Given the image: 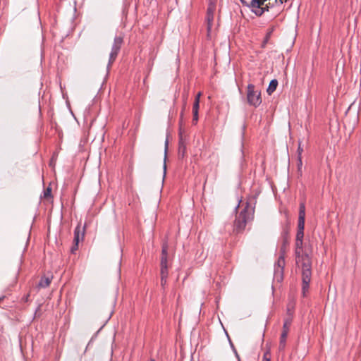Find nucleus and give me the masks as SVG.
Wrapping results in <instances>:
<instances>
[{
  "instance_id": "nucleus-1",
  "label": "nucleus",
  "mask_w": 361,
  "mask_h": 361,
  "mask_svg": "<svg viewBox=\"0 0 361 361\" xmlns=\"http://www.w3.org/2000/svg\"><path fill=\"white\" fill-rule=\"evenodd\" d=\"M295 262L302 274V292L304 297L309 290L312 278V259L307 252V246L303 240H295Z\"/></svg>"
},
{
  "instance_id": "nucleus-2",
  "label": "nucleus",
  "mask_w": 361,
  "mask_h": 361,
  "mask_svg": "<svg viewBox=\"0 0 361 361\" xmlns=\"http://www.w3.org/2000/svg\"><path fill=\"white\" fill-rule=\"evenodd\" d=\"M255 208L248 202H246L245 207L236 216L234 221L233 230L236 233L242 232L248 221L254 218Z\"/></svg>"
},
{
  "instance_id": "nucleus-3",
  "label": "nucleus",
  "mask_w": 361,
  "mask_h": 361,
  "mask_svg": "<svg viewBox=\"0 0 361 361\" xmlns=\"http://www.w3.org/2000/svg\"><path fill=\"white\" fill-rule=\"evenodd\" d=\"M247 100L254 107L259 106L262 103L260 91L256 90L253 84H248L247 87Z\"/></svg>"
},
{
  "instance_id": "nucleus-4",
  "label": "nucleus",
  "mask_w": 361,
  "mask_h": 361,
  "mask_svg": "<svg viewBox=\"0 0 361 361\" xmlns=\"http://www.w3.org/2000/svg\"><path fill=\"white\" fill-rule=\"evenodd\" d=\"M305 205L304 202H301L300 204V207H299L298 231H297V233H296L295 240H303L304 229H305Z\"/></svg>"
},
{
  "instance_id": "nucleus-5",
  "label": "nucleus",
  "mask_w": 361,
  "mask_h": 361,
  "mask_svg": "<svg viewBox=\"0 0 361 361\" xmlns=\"http://www.w3.org/2000/svg\"><path fill=\"white\" fill-rule=\"evenodd\" d=\"M123 43V37H121V36L115 37L114 43L112 45L111 51L109 54L108 68L111 66V64L116 60V59L120 51V49L121 48Z\"/></svg>"
},
{
  "instance_id": "nucleus-6",
  "label": "nucleus",
  "mask_w": 361,
  "mask_h": 361,
  "mask_svg": "<svg viewBox=\"0 0 361 361\" xmlns=\"http://www.w3.org/2000/svg\"><path fill=\"white\" fill-rule=\"evenodd\" d=\"M85 227H81L80 224H78L74 230V238L73 244L71 247V252L74 254L78 249V244L80 241H82L85 236Z\"/></svg>"
},
{
  "instance_id": "nucleus-7",
  "label": "nucleus",
  "mask_w": 361,
  "mask_h": 361,
  "mask_svg": "<svg viewBox=\"0 0 361 361\" xmlns=\"http://www.w3.org/2000/svg\"><path fill=\"white\" fill-rule=\"evenodd\" d=\"M215 10H216V0H210L209 4L208 5L207 10V16H206L207 30L208 35H209V33H210L212 26H213Z\"/></svg>"
},
{
  "instance_id": "nucleus-8",
  "label": "nucleus",
  "mask_w": 361,
  "mask_h": 361,
  "mask_svg": "<svg viewBox=\"0 0 361 361\" xmlns=\"http://www.w3.org/2000/svg\"><path fill=\"white\" fill-rule=\"evenodd\" d=\"M292 323L291 318H286L283 325V331L281 334L279 348L280 350H283L286 347V338L290 330V326Z\"/></svg>"
},
{
  "instance_id": "nucleus-9",
  "label": "nucleus",
  "mask_w": 361,
  "mask_h": 361,
  "mask_svg": "<svg viewBox=\"0 0 361 361\" xmlns=\"http://www.w3.org/2000/svg\"><path fill=\"white\" fill-rule=\"evenodd\" d=\"M284 267L285 255H283V253H280V256L274 267V279H276L278 281H282L283 278Z\"/></svg>"
},
{
  "instance_id": "nucleus-10",
  "label": "nucleus",
  "mask_w": 361,
  "mask_h": 361,
  "mask_svg": "<svg viewBox=\"0 0 361 361\" xmlns=\"http://www.w3.org/2000/svg\"><path fill=\"white\" fill-rule=\"evenodd\" d=\"M267 1V0H240L244 6L251 8H259V6H264Z\"/></svg>"
},
{
  "instance_id": "nucleus-11",
  "label": "nucleus",
  "mask_w": 361,
  "mask_h": 361,
  "mask_svg": "<svg viewBox=\"0 0 361 361\" xmlns=\"http://www.w3.org/2000/svg\"><path fill=\"white\" fill-rule=\"evenodd\" d=\"M168 248L169 245L167 242L163 243L161 247L160 266H168Z\"/></svg>"
},
{
  "instance_id": "nucleus-12",
  "label": "nucleus",
  "mask_w": 361,
  "mask_h": 361,
  "mask_svg": "<svg viewBox=\"0 0 361 361\" xmlns=\"http://www.w3.org/2000/svg\"><path fill=\"white\" fill-rule=\"evenodd\" d=\"M290 243V238L288 235V231H286L283 234V242L280 249V253H283V255H286L287 247Z\"/></svg>"
},
{
  "instance_id": "nucleus-13",
  "label": "nucleus",
  "mask_w": 361,
  "mask_h": 361,
  "mask_svg": "<svg viewBox=\"0 0 361 361\" xmlns=\"http://www.w3.org/2000/svg\"><path fill=\"white\" fill-rule=\"evenodd\" d=\"M186 152V144L183 138V136L180 134L179 142H178V157L183 158Z\"/></svg>"
},
{
  "instance_id": "nucleus-14",
  "label": "nucleus",
  "mask_w": 361,
  "mask_h": 361,
  "mask_svg": "<svg viewBox=\"0 0 361 361\" xmlns=\"http://www.w3.org/2000/svg\"><path fill=\"white\" fill-rule=\"evenodd\" d=\"M269 8V6L268 4H264V6H261L259 8H254L251 9L257 16H261L264 12L268 11Z\"/></svg>"
},
{
  "instance_id": "nucleus-15",
  "label": "nucleus",
  "mask_w": 361,
  "mask_h": 361,
  "mask_svg": "<svg viewBox=\"0 0 361 361\" xmlns=\"http://www.w3.org/2000/svg\"><path fill=\"white\" fill-rule=\"evenodd\" d=\"M278 86V80L276 79H273L269 82L268 88L267 89V92L268 94L271 95L276 89Z\"/></svg>"
},
{
  "instance_id": "nucleus-16",
  "label": "nucleus",
  "mask_w": 361,
  "mask_h": 361,
  "mask_svg": "<svg viewBox=\"0 0 361 361\" xmlns=\"http://www.w3.org/2000/svg\"><path fill=\"white\" fill-rule=\"evenodd\" d=\"M274 28H275L274 26H271V27H269V29L267 30L265 37L262 42L263 47H264L266 46V44L268 43L269 40L270 39L271 35H272L273 32L274 31Z\"/></svg>"
},
{
  "instance_id": "nucleus-17",
  "label": "nucleus",
  "mask_w": 361,
  "mask_h": 361,
  "mask_svg": "<svg viewBox=\"0 0 361 361\" xmlns=\"http://www.w3.org/2000/svg\"><path fill=\"white\" fill-rule=\"evenodd\" d=\"M51 283V279L48 277H42L39 282L38 286L41 288H47L49 286Z\"/></svg>"
},
{
  "instance_id": "nucleus-18",
  "label": "nucleus",
  "mask_w": 361,
  "mask_h": 361,
  "mask_svg": "<svg viewBox=\"0 0 361 361\" xmlns=\"http://www.w3.org/2000/svg\"><path fill=\"white\" fill-rule=\"evenodd\" d=\"M161 270H160V275L161 277H166L168 278L169 276V266H160Z\"/></svg>"
},
{
  "instance_id": "nucleus-19",
  "label": "nucleus",
  "mask_w": 361,
  "mask_h": 361,
  "mask_svg": "<svg viewBox=\"0 0 361 361\" xmlns=\"http://www.w3.org/2000/svg\"><path fill=\"white\" fill-rule=\"evenodd\" d=\"M51 196V188L50 187H48L44 191L43 197L44 198H49Z\"/></svg>"
},
{
  "instance_id": "nucleus-20",
  "label": "nucleus",
  "mask_w": 361,
  "mask_h": 361,
  "mask_svg": "<svg viewBox=\"0 0 361 361\" xmlns=\"http://www.w3.org/2000/svg\"><path fill=\"white\" fill-rule=\"evenodd\" d=\"M168 145H169V142L168 140H166V142H165V157H164V161H166V153H167V149H168ZM166 162H164V171H166Z\"/></svg>"
},
{
  "instance_id": "nucleus-21",
  "label": "nucleus",
  "mask_w": 361,
  "mask_h": 361,
  "mask_svg": "<svg viewBox=\"0 0 361 361\" xmlns=\"http://www.w3.org/2000/svg\"><path fill=\"white\" fill-rule=\"evenodd\" d=\"M287 314L288 315L287 318H291L293 319V307L290 305L287 307Z\"/></svg>"
},
{
  "instance_id": "nucleus-22",
  "label": "nucleus",
  "mask_w": 361,
  "mask_h": 361,
  "mask_svg": "<svg viewBox=\"0 0 361 361\" xmlns=\"http://www.w3.org/2000/svg\"><path fill=\"white\" fill-rule=\"evenodd\" d=\"M200 102L193 103L192 112H199Z\"/></svg>"
},
{
  "instance_id": "nucleus-23",
  "label": "nucleus",
  "mask_w": 361,
  "mask_h": 361,
  "mask_svg": "<svg viewBox=\"0 0 361 361\" xmlns=\"http://www.w3.org/2000/svg\"><path fill=\"white\" fill-rule=\"evenodd\" d=\"M302 152H303V149L301 147V142L299 141L298 147V150H297L298 157H302Z\"/></svg>"
},
{
  "instance_id": "nucleus-24",
  "label": "nucleus",
  "mask_w": 361,
  "mask_h": 361,
  "mask_svg": "<svg viewBox=\"0 0 361 361\" xmlns=\"http://www.w3.org/2000/svg\"><path fill=\"white\" fill-rule=\"evenodd\" d=\"M193 118H192V123L194 125L197 124L198 121V112H192Z\"/></svg>"
},
{
  "instance_id": "nucleus-25",
  "label": "nucleus",
  "mask_w": 361,
  "mask_h": 361,
  "mask_svg": "<svg viewBox=\"0 0 361 361\" xmlns=\"http://www.w3.org/2000/svg\"><path fill=\"white\" fill-rule=\"evenodd\" d=\"M302 166V157H298V171H301Z\"/></svg>"
},
{
  "instance_id": "nucleus-26",
  "label": "nucleus",
  "mask_w": 361,
  "mask_h": 361,
  "mask_svg": "<svg viewBox=\"0 0 361 361\" xmlns=\"http://www.w3.org/2000/svg\"><path fill=\"white\" fill-rule=\"evenodd\" d=\"M167 283V278L166 277H161V286L163 288H165Z\"/></svg>"
},
{
  "instance_id": "nucleus-27",
  "label": "nucleus",
  "mask_w": 361,
  "mask_h": 361,
  "mask_svg": "<svg viewBox=\"0 0 361 361\" xmlns=\"http://www.w3.org/2000/svg\"><path fill=\"white\" fill-rule=\"evenodd\" d=\"M262 361H270V355H269V351H267L264 354Z\"/></svg>"
},
{
  "instance_id": "nucleus-28",
  "label": "nucleus",
  "mask_w": 361,
  "mask_h": 361,
  "mask_svg": "<svg viewBox=\"0 0 361 361\" xmlns=\"http://www.w3.org/2000/svg\"><path fill=\"white\" fill-rule=\"evenodd\" d=\"M202 95V92H200L197 94V95L195 96V102H200V97Z\"/></svg>"
},
{
  "instance_id": "nucleus-29",
  "label": "nucleus",
  "mask_w": 361,
  "mask_h": 361,
  "mask_svg": "<svg viewBox=\"0 0 361 361\" xmlns=\"http://www.w3.org/2000/svg\"><path fill=\"white\" fill-rule=\"evenodd\" d=\"M29 297H30V294H27L26 295H25L23 298V300L24 302H27L28 300H29Z\"/></svg>"
},
{
  "instance_id": "nucleus-30",
  "label": "nucleus",
  "mask_w": 361,
  "mask_h": 361,
  "mask_svg": "<svg viewBox=\"0 0 361 361\" xmlns=\"http://www.w3.org/2000/svg\"><path fill=\"white\" fill-rule=\"evenodd\" d=\"M233 352H234V353H235V357H237V359L238 360V361H240V356H239V355H238V352H237L236 349H234V351H233Z\"/></svg>"
},
{
  "instance_id": "nucleus-31",
  "label": "nucleus",
  "mask_w": 361,
  "mask_h": 361,
  "mask_svg": "<svg viewBox=\"0 0 361 361\" xmlns=\"http://www.w3.org/2000/svg\"><path fill=\"white\" fill-rule=\"evenodd\" d=\"M275 2L276 4H283V0H275Z\"/></svg>"
},
{
  "instance_id": "nucleus-32",
  "label": "nucleus",
  "mask_w": 361,
  "mask_h": 361,
  "mask_svg": "<svg viewBox=\"0 0 361 361\" xmlns=\"http://www.w3.org/2000/svg\"><path fill=\"white\" fill-rule=\"evenodd\" d=\"M229 341H230L231 346L233 350L234 351V349H235V348L230 339H229Z\"/></svg>"
},
{
  "instance_id": "nucleus-33",
  "label": "nucleus",
  "mask_w": 361,
  "mask_h": 361,
  "mask_svg": "<svg viewBox=\"0 0 361 361\" xmlns=\"http://www.w3.org/2000/svg\"><path fill=\"white\" fill-rule=\"evenodd\" d=\"M151 361H155L154 359H152Z\"/></svg>"
}]
</instances>
